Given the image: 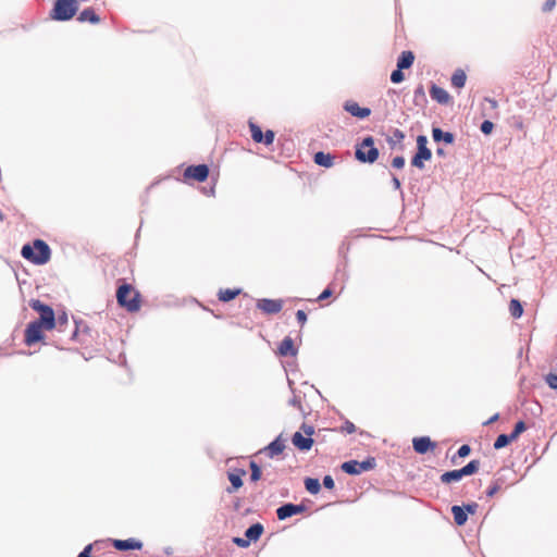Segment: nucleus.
Returning <instances> with one entry per match:
<instances>
[{
  "label": "nucleus",
  "mask_w": 557,
  "mask_h": 557,
  "mask_svg": "<svg viewBox=\"0 0 557 557\" xmlns=\"http://www.w3.org/2000/svg\"><path fill=\"white\" fill-rule=\"evenodd\" d=\"M296 319L299 322V324L301 326H304L306 324V322H307V314H306V312L304 310H298L296 312Z\"/></svg>",
  "instance_id": "nucleus-44"
},
{
  "label": "nucleus",
  "mask_w": 557,
  "mask_h": 557,
  "mask_svg": "<svg viewBox=\"0 0 557 557\" xmlns=\"http://www.w3.org/2000/svg\"><path fill=\"white\" fill-rule=\"evenodd\" d=\"M480 465H481L480 460H478V459L471 460L468 465H466L465 467H462L460 469L462 475L468 476V475L474 474L480 469Z\"/></svg>",
  "instance_id": "nucleus-29"
},
{
  "label": "nucleus",
  "mask_w": 557,
  "mask_h": 557,
  "mask_svg": "<svg viewBox=\"0 0 557 557\" xmlns=\"http://www.w3.org/2000/svg\"><path fill=\"white\" fill-rule=\"evenodd\" d=\"M432 135L435 141L444 140L446 144H451L454 141V135L451 133H444L438 127L433 128Z\"/></svg>",
  "instance_id": "nucleus-27"
},
{
  "label": "nucleus",
  "mask_w": 557,
  "mask_h": 557,
  "mask_svg": "<svg viewBox=\"0 0 557 557\" xmlns=\"http://www.w3.org/2000/svg\"><path fill=\"white\" fill-rule=\"evenodd\" d=\"M451 462L456 463V456L453 457Z\"/></svg>",
  "instance_id": "nucleus-57"
},
{
  "label": "nucleus",
  "mask_w": 557,
  "mask_h": 557,
  "mask_svg": "<svg viewBox=\"0 0 557 557\" xmlns=\"http://www.w3.org/2000/svg\"><path fill=\"white\" fill-rule=\"evenodd\" d=\"M478 507L479 506L476 503H471V504L466 505L463 507V509L466 510V512L474 515L476 512Z\"/></svg>",
  "instance_id": "nucleus-49"
},
{
  "label": "nucleus",
  "mask_w": 557,
  "mask_h": 557,
  "mask_svg": "<svg viewBox=\"0 0 557 557\" xmlns=\"http://www.w3.org/2000/svg\"><path fill=\"white\" fill-rule=\"evenodd\" d=\"M342 469L344 472H346L348 474H360L361 473L359 461H356V460H350V461L344 462L342 465Z\"/></svg>",
  "instance_id": "nucleus-30"
},
{
  "label": "nucleus",
  "mask_w": 557,
  "mask_h": 557,
  "mask_svg": "<svg viewBox=\"0 0 557 557\" xmlns=\"http://www.w3.org/2000/svg\"><path fill=\"white\" fill-rule=\"evenodd\" d=\"M44 324H40L39 322L36 321L30 322L25 330V344L27 346H32L40 342L44 338Z\"/></svg>",
  "instance_id": "nucleus-7"
},
{
  "label": "nucleus",
  "mask_w": 557,
  "mask_h": 557,
  "mask_svg": "<svg viewBox=\"0 0 557 557\" xmlns=\"http://www.w3.org/2000/svg\"><path fill=\"white\" fill-rule=\"evenodd\" d=\"M334 156L323 151H319L313 156L314 163L326 169H330L334 165Z\"/></svg>",
  "instance_id": "nucleus-20"
},
{
  "label": "nucleus",
  "mask_w": 557,
  "mask_h": 557,
  "mask_svg": "<svg viewBox=\"0 0 557 557\" xmlns=\"http://www.w3.org/2000/svg\"><path fill=\"white\" fill-rule=\"evenodd\" d=\"M467 76L462 70H457L451 76V85L456 88H462L466 84Z\"/></svg>",
  "instance_id": "nucleus-28"
},
{
  "label": "nucleus",
  "mask_w": 557,
  "mask_h": 557,
  "mask_svg": "<svg viewBox=\"0 0 557 557\" xmlns=\"http://www.w3.org/2000/svg\"><path fill=\"white\" fill-rule=\"evenodd\" d=\"M379 149L374 147V139L368 136L356 146L355 157L362 163H374L379 158Z\"/></svg>",
  "instance_id": "nucleus-3"
},
{
  "label": "nucleus",
  "mask_w": 557,
  "mask_h": 557,
  "mask_svg": "<svg viewBox=\"0 0 557 557\" xmlns=\"http://www.w3.org/2000/svg\"><path fill=\"white\" fill-rule=\"evenodd\" d=\"M249 129L251 138L255 143H263L267 146L273 144L275 137L273 131L269 129L263 134L260 126L252 121H249Z\"/></svg>",
  "instance_id": "nucleus-8"
},
{
  "label": "nucleus",
  "mask_w": 557,
  "mask_h": 557,
  "mask_svg": "<svg viewBox=\"0 0 557 557\" xmlns=\"http://www.w3.org/2000/svg\"><path fill=\"white\" fill-rule=\"evenodd\" d=\"M277 352L280 356H283V357H287V356H290V357H294L297 355V349L295 348L294 346V341L287 336L285 337L278 348H277Z\"/></svg>",
  "instance_id": "nucleus-19"
},
{
  "label": "nucleus",
  "mask_w": 557,
  "mask_h": 557,
  "mask_svg": "<svg viewBox=\"0 0 557 557\" xmlns=\"http://www.w3.org/2000/svg\"><path fill=\"white\" fill-rule=\"evenodd\" d=\"M497 419H498V414L496 413L495 416H493V417L487 421V423H493V422H495Z\"/></svg>",
  "instance_id": "nucleus-55"
},
{
  "label": "nucleus",
  "mask_w": 557,
  "mask_h": 557,
  "mask_svg": "<svg viewBox=\"0 0 557 557\" xmlns=\"http://www.w3.org/2000/svg\"><path fill=\"white\" fill-rule=\"evenodd\" d=\"M2 220H3V215H2V213L0 212V221H2Z\"/></svg>",
  "instance_id": "nucleus-59"
},
{
  "label": "nucleus",
  "mask_w": 557,
  "mask_h": 557,
  "mask_svg": "<svg viewBox=\"0 0 557 557\" xmlns=\"http://www.w3.org/2000/svg\"><path fill=\"white\" fill-rule=\"evenodd\" d=\"M493 128H494V124H493V122H491V121H487V120H486V121H484V122L481 124V132H482L483 134H485V135L491 134V133H492V131H493Z\"/></svg>",
  "instance_id": "nucleus-39"
},
{
  "label": "nucleus",
  "mask_w": 557,
  "mask_h": 557,
  "mask_svg": "<svg viewBox=\"0 0 557 557\" xmlns=\"http://www.w3.org/2000/svg\"><path fill=\"white\" fill-rule=\"evenodd\" d=\"M301 431L306 434V436L308 437H311L312 434L314 433V430H313V426L311 425H307V424H302L301 426Z\"/></svg>",
  "instance_id": "nucleus-50"
},
{
  "label": "nucleus",
  "mask_w": 557,
  "mask_h": 557,
  "mask_svg": "<svg viewBox=\"0 0 557 557\" xmlns=\"http://www.w3.org/2000/svg\"><path fill=\"white\" fill-rule=\"evenodd\" d=\"M343 429H344V431H346L349 434H351L356 431V426L351 422H346L345 425L343 426Z\"/></svg>",
  "instance_id": "nucleus-52"
},
{
  "label": "nucleus",
  "mask_w": 557,
  "mask_h": 557,
  "mask_svg": "<svg viewBox=\"0 0 557 557\" xmlns=\"http://www.w3.org/2000/svg\"><path fill=\"white\" fill-rule=\"evenodd\" d=\"M412 447L416 453L422 455L430 450H434L436 443L432 442L429 436H420L412 440Z\"/></svg>",
  "instance_id": "nucleus-12"
},
{
  "label": "nucleus",
  "mask_w": 557,
  "mask_h": 557,
  "mask_svg": "<svg viewBox=\"0 0 557 557\" xmlns=\"http://www.w3.org/2000/svg\"><path fill=\"white\" fill-rule=\"evenodd\" d=\"M527 430V425L523 421H518L513 428V431L510 433V436L513 441H516L521 433Z\"/></svg>",
  "instance_id": "nucleus-35"
},
{
  "label": "nucleus",
  "mask_w": 557,
  "mask_h": 557,
  "mask_svg": "<svg viewBox=\"0 0 557 557\" xmlns=\"http://www.w3.org/2000/svg\"><path fill=\"white\" fill-rule=\"evenodd\" d=\"M209 175V168L206 164L190 165L184 171L185 178L197 182H205Z\"/></svg>",
  "instance_id": "nucleus-9"
},
{
  "label": "nucleus",
  "mask_w": 557,
  "mask_h": 557,
  "mask_svg": "<svg viewBox=\"0 0 557 557\" xmlns=\"http://www.w3.org/2000/svg\"><path fill=\"white\" fill-rule=\"evenodd\" d=\"M29 306L33 310L37 311L40 315L36 322L45 325V330L51 331L55 326V318L53 309L41 302L39 299H32Z\"/></svg>",
  "instance_id": "nucleus-5"
},
{
  "label": "nucleus",
  "mask_w": 557,
  "mask_h": 557,
  "mask_svg": "<svg viewBox=\"0 0 557 557\" xmlns=\"http://www.w3.org/2000/svg\"><path fill=\"white\" fill-rule=\"evenodd\" d=\"M116 300L128 312H137L140 309V294L131 284L124 283L119 286Z\"/></svg>",
  "instance_id": "nucleus-2"
},
{
  "label": "nucleus",
  "mask_w": 557,
  "mask_h": 557,
  "mask_svg": "<svg viewBox=\"0 0 557 557\" xmlns=\"http://www.w3.org/2000/svg\"><path fill=\"white\" fill-rule=\"evenodd\" d=\"M249 467L251 470L250 480L252 482L259 481L262 475L260 467L255 461H250Z\"/></svg>",
  "instance_id": "nucleus-34"
},
{
  "label": "nucleus",
  "mask_w": 557,
  "mask_h": 557,
  "mask_svg": "<svg viewBox=\"0 0 557 557\" xmlns=\"http://www.w3.org/2000/svg\"><path fill=\"white\" fill-rule=\"evenodd\" d=\"M233 542H234L237 546H239V547H244V548H245V547H248V546H249V544H250L249 540H247L246 537H245V539H243V537H234Z\"/></svg>",
  "instance_id": "nucleus-46"
},
{
  "label": "nucleus",
  "mask_w": 557,
  "mask_h": 557,
  "mask_svg": "<svg viewBox=\"0 0 557 557\" xmlns=\"http://www.w3.org/2000/svg\"><path fill=\"white\" fill-rule=\"evenodd\" d=\"M392 165H393L394 168H396V169H403V168H404V165H405V159H404V157H400V156L395 157V158L393 159V161H392Z\"/></svg>",
  "instance_id": "nucleus-43"
},
{
  "label": "nucleus",
  "mask_w": 557,
  "mask_h": 557,
  "mask_svg": "<svg viewBox=\"0 0 557 557\" xmlns=\"http://www.w3.org/2000/svg\"><path fill=\"white\" fill-rule=\"evenodd\" d=\"M451 513L454 516L455 523L459 527L463 525L468 520L467 512L463 509V507H461V506H458V505L453 506Z\"/></svg>",
  "instance_id": "nucleus-25"
},
{
  "label": "nucleus",
  "mask_w": 557,
  "mask_h": 557,
  "mask_svg": "<svg viewBox=\"0 0 557 557\" xmlns=\"http://www.w3.org/2000/svg\"><path fill=\"white\" fill-rule=\"evenodd\" d=\"M394 186L398 189L400 187V182L397 177L393 178Z\"/></svg>",
  "instance_id": "nucleus-54"
},
{
  "label": "nucleus",
  "mask_w": 557,
  "mask_h": 557,
  "mask_svg": "<svg viewBox=\"0 0 557 557\" xmlns=\"http://www.w3.org/2000/svg\"><path fill=\"white\" fill-rule=\"evenodd\" d=\"M91 549H92V545H91V544L87 545V546L83 549V552H81V553L78 554V556H77V557H91V555H90V554H91Z\"/></svg>",
  "instance_id": "nucleus-51"
},
{
  "label": "nucleus",
  "mask_w": 557,
  "mask_h": 557,
  "mask_svg": "<svg viewBox=\"0 0 557 557\" xmlns=\"http://www.w3.org/2000/svg\"><path fill=\"white\" fill-rule=\"evenodd\" d=\"M428 138L423 135L417 137L418 151L411 159V164L420 170L424 169V161H429L432 158V152L428 148Z\"/></svg>",
  "instance_id": "nucleus-6"
},
{
  "label": "nucleus",
  "mask_w": 557,
  "mask_h": 557,
  "mask_svg": "<svg viewBox=\"0 0 557 557\" xmlns=\"http://www.w3.org/2000/svg\"><path fill=\"white\" fill-rule=\"evenodd\" d=\"M77 11V0H55L51 16L55 21H69Z\"/></svg>",
  "instance_id": "nucleus-4"
},
{
  "label": "nucleus",
  "mask_w": 557,
  "mask_h": 557,
  "mask_svg": "<svg viewBox=\"0 0 557 557\" xmlns=\"http://www.w3.org/2000/svg\"><path fill=\"white\" fill-rule=\"evenodd\" d=\"M437 153L443 154V150H442V149H438V150H437Z\"/></svg>",
  "instance_id": "nucleus-58"
},
{
  "label": "nucleus",
  "mask_w": 557,
  "mask_h": 557,
  "mask_svg": "<svg viewBox=\"0 0 557 557\" xmlns=\"http://www.w3.org/2000/svg\"><path fill=\"white\" fill-rule=\"evenodd\" d=\"M509 311L515 319H518L523 313V307L518 299H511L509 302Z\"/></svg>",
  "instance_id": "nucleus-31"
},
{
  "label": "nucleus",
  "mask_w": 557,
  "mask_h": 557,
  "mask_svg": "<svg viewBox=\"0 0 557 557\" xmlns=\"http://www.w3.org/2000/svg\"><path fill=\"white\" fill-rule=\"evenodd\" d=\"M257 308L267 314H275L282 310L283 300L268 298L259 299L257 302Z\"/></svg>",
  "instance_id": "nucleus-10"
},
{
  "label": "nucleus",
  "mask_w": 557,
  "mask_h": 557,
  "mask_svg": "<svg viewBox=\"0 0 557 557\" xmlns=\"http://www.w3.org/2000/svg\"><path fill=\"white\" fill-rule=\"evenodd\" d=\"M375 465V461L373 458L368 459L366 461L359 462L361 472L371 470Z\"/></svg>",
  "instance_id": "nucleus-38"
},
{
  "label": "nucleus",
  "mask_w": 557,
  "mask_h": 557,
  "mask_svg": "<svg viewBox=\"0 0 557 557\" xmlns=\"http://www.w3.org/2000/svg\"><path fill=\"white\" fill-rule=\"evenodd\" d=\"M404 133L399 129H395L394 131V138L397 140V141H401L404 139Z\"/></svg>",
  "instance_id": "nucleus-53"
},
{
  "label": "nucleus",
  "mask_w": 557,
  "mask_h": 557,
  "mask_svg": "<svg viewBox=\"0 0 557 557\" xmlns=\"http://www.w3.org/2000/svg\"><path fill=\"white\" fill-rule=\"evenodd\" d=\"M401 71H403V70H399V67H397V70H395V71L391 74V81H392L394 84L401 83V82L405 79L404 73H403Z\"/></svg>",
  "instance_id": "nucleus-36"
},
{
  "label": "nucleus",
  "mask_w": 557,
  "mask_h": 557,
  "mask_svg": "<svg viewBox=\"0 0 557 557\" xmlns=\"http://www.w3.org/2000/svg\"><path fill=\"white\" fill-rule=\"evenodd\" d=\"M430 96L440 104H448L451 101L450 95L442 87L433 84L430 88Z\"/></svg>",
  "instance_id": "nucleus-16"
},
{
  "label": "nucleus",
  "mask_w": 557,
  "mask_h": 557,
  "mask_svg": "<svg viewBox=\"0 0 557 557\" xmlns=\"http://www.w3.org/2000/svg\"><path fill=\"white\" fill-rule=\"evenodd\" d=\"M263 530L264 529L261 523H255L246 530L245 537L249 540V542H256L262 535Z\"/></svg>",
  "instance_id": "nucleus-23"
},
{
  "label": "nucleus",
  "mask_w": 557,
  "mask_h": 557,
  "mask_svg": "<svg viewBox=\"0 0 557 557\" xmlns=\"http://www.w3.org/2000/svg\"><path fill=\"white\" fill-rule=\"evenodd\" d=\"M285 449V441L282 436L276 437L273 442H271L267 447L260 450V454L264 453L270 458H273L277 455H281Z\"/></svg>",
  "instance_id": "nucleus-14"
},
{
  "label": "nucleus",
  "mask_w": 557,
  "mask_h": 557,
  "mask_svg": "<svg viewBox=\"0 0 557 557\" xmlns=\"http://www.w3.org/2000/svg\"><path fill=\"white\" fill-rule=\"evenodd\" d=\"M244 475H246V471L244 469H235L234 471L228 472L227 478L232 484L231 487L226 488V492L228 494L234 493L235 491H237L238 488H240L243 486L242 478Z\"/></svg>",
  "instance_id": "nucleus-15"
},
{
  "label": "nucleus",
  "mask_w": 557,
  "mask_h": 557,
  "mask_svg": "<svg viewBox=\"0 0 557 557\" xmlns=\"http://www.w3.org/2000/svg\"><path fill=\"white\" fill-rule=\"evenodd\" d=\"M240 294V289H220L218 294V298L220 301L227 302L230 300H233Z\"/></svg>",
  "instance_id": "nucleus-26"
},
{
  "label": "nucleus",
  "mask_w": 557,
  "mask_h": 557,
  "mask_svg": "<svg viewBox=\"0 0 557 557\" xmlns=\"http://www.w3.org/2000/svg\"><path fill=\"white\" fill-rule=\"evenodd\" d=\"M23 258L34 264H45L50 260L51 250L42 239H35L33 245H24L21 251Z\"/></svg>",
  "instance_id": "nucleus-1"
},
{
  "label": "nucleus",
  "mask_w": 557,
  "mask_h": 557,
  "mask_svg": "<svg viewBox=\"0 0 557 557\" xmlns=\"http://www.w3.org/2000/svg\"><path fill=\"white\" fill-rule=\"evenodd\" d=\"M77 21L82 23L88 22L91 24H98L100 23V17L92 8H87L79 13Z\"/></svg>",
  "instance_id": "nucleus-21"
},
{
  "label": "nucleus",
  "mask_w": 557,
  "mask_h": 557,
  "mask_svg": "<svg viewBox=\"0 0 557 557\" xmlns=\"http://www.w3.org/2000/svg\"><path fill=\"white\" fill-rule=\"evenodd\" d=\"M305 510L304 505L285 504L277 508L276 516L280 520H285L292 516L302 513Z\"/></svg>",
  "instance_id": "nucleus-11"
},
{
  "label": "nucleus",
  "mask_w": 557,
  "mask_h": 557,
  "mask_svg": "<svg viewBox=\"0 0 557 557\" xmlns=\"http://www.w3.org/2000/svg\"><path fill=\"white\" fill-rule=\"evenodd\" d=\"M463 478L462 473H461V470L460 469H457V470H451V471H447V472H444L442 475H441V482L444 483V484H450L453 482H458L460 481L461 479Z\"/></svg>",
  "instance_id": "nucleus-24"
},
{
  "label": "nucleus",
  "mask_w": 557,
  "mask_h": 557,
  "mask_svg": "<svg viewBox=\"0 0 557 557\" xmlns=\"http://www.w3.org/2000/svg\"><path fill=\"white\" fill-rule=\"evenodd\" d=\"M292 443L299 450H309L313 445L312 437L305 436L301 432H296L292 437Z\"/></svg>",
  "instance_id": "nucleus-18"
},
{
  "label": "nucleus",
  "mask_w": 557,
  "mask_h": 557,
  "mask_svg": "<svg viewBox=\"0 0 557 557\" xmlns=\"http://www.w3.org/2000/svg\"><path fill=\"white\" fill-rule=\"evenodd\" d=\"M414 61V54L412 51H403L397 60V67L405 70L411 67Z\"/></svg>",
  "instance_id": "nucleus-22"
},
{
  "label": "nucleus",
  "mask_w": 557,
  "mask_h": 557,
  "mask_svg": "<svg viewBox=\"0 0 557 557\" xmlns=\"http://www.w3.org/2000/svg\"><path fill=\"white\" fill-rule=\"evenodd\" d=\"M490 102H491V106L496 107V101L495 100H490Z\"/></svg>",
  "instance_id": "nucleus-56"
},
{
  "label": "nucleus",
  "mask_w": 557,
  "mask_h": 557,
  "mask_svg": "<svg viewBox=\"0 0 557 557\" xmlns=\"http://www.w3.org/2000/svg\"><path fill=\"white\" fill-rule=\"evenodd\" d=\"M112 546L117 550L141 549L143 543L136 539L112 540Z\"/></svg>",
  "instance_id": "nucleus-13"
},
{
  "label": "nucleus",
  "mask_w": 557,
  "mask_h": 557,
  "mask_svg": "<svg viewBox=\"0 0 557 557\" xmlns=\"http://www.w3.org/2000/svg\"><path fill=\"white\" fill-rule=\"evenodd\" d=\"M419 99L425 100V92L422 85L418 86L414 89V100L418 101Z\"/></svg>",
  "instance_id": "nucleus-42"
},
{
  "label": "nucleus",
  "mask_w": 557,
  "mask_h": 557,
  "mask_svg": "<svg viewBox=\"0 0 557 557\" xmlns=\"http://www.w3.org/2000/svg\"><path fill=\"white\" fill-rule=\"evenodd\" d=\"M344 109L352 116H357L359 119L368 117L371 113V110L369 108H361L355 101H347L344 106Z\"/></svg>",
  "instance_id": "nucleus-17"
},
{
  "label": "nucleus",
  "mask_w": 557,
  "mask_h": 557,
  "mask_svg": "<svg viewBox=\"0 0 557 557\" xmlns=\"http://www.w3.org/2000/svg\"><path fill=\"white\" fill-rule=\"evenodd\" d=\"M305 487L310 494H318L321 490L319 480L313 478H307L305 480Z\"/></svg>",
  "instance_id": "nucleus-32"
},
{
  "label": "nucleus",
  "mask_w": 557,
  "mask_h": 557,
  "mask_svg": "<svg viewBox=\"0 0 557 557\" xmlns=\"http://www.w3.org/2000/svg\"><path fill=\"white\" fill-rule=\"evenodd\" d=\"M323 485L329 488V490H332L334 488L335 486V483H334V480L331 475H325L324 479H323Z\"/></svg>",
  "instance_id": "nucleus-47"
},
{
  "label": "nucleus",
  "mask_w": 557,
  "mask_h": 557,
  "mask_svg": "<svg viewBox=\"0 0 557 557\" xmlns=\"http://www.w3.org/2000/svg\"><path fill=\"white\" fill-rule=\"evenodd\" d=\"M500 488H502V483L499 482V480H496L490 486V488L487 490L486 494H487L488 497H493L496 493H498L500 491Z\"/></svg>",
  "instance_id": "nucleus-37"
},
{
  "label": "nucleus",
  "mask_w": 557,
  "mask_h": 557,
  "mask_svg": "<svg viewBox=\"0 0 557 557\" xmlns=\"http://www.w3.org/2000/svg\"><path fill=\"white\" fill-rule=\"evenodd\" d=\"M511 442H513V440L511 438L510 434H500L494 442V448L495 449L504 448Z\"/></svg>",
  "instance_id": "nucleus-33"
},
{
  "label": "nucleus",
  "mask_w": 557,
  "mask_h": 557,
  "mask_svg": "<svg viewBox=\"0 0 557 557\" xmlns=\"http://www.w3.org/2000/svg\"><path fill=\"white\" fill-rule=\"evenodd\" d=\"M471 453V447L469 445H462L459 447L458 451H457V456L459 458H465L467 457L469 454Z\"/></svg>",
  "instance_id": "nucleus-41"
},
{
  "label": "nucleus",
  "mask_w": 557,
  "mask_h": 557,
  "mask_svg": "<svg viewBox=\"0 0 557 557\" xmlns=\"http://www.w3.org/2000/svg\"><path fill=\"white\" fill-rule=\"evenodd\" d=\"M555 5H556L555 0H546L545 3L543 4V11L549 12L555 8Z\"/></svg>",
  "instance_id": "nucleus-48"
},
{
  "label": "nucleus",
  "mask_w": 557,
  "mask_h": 557,
  "mask_svg": "<svg viewBox=\"0 0 557 557\" xmlns=\"http://www.w3.org/2000/svg\"><path fill=\"white\" fill-rule=\"evenodd\" d=\"M334 294V290L332 288V286L330 285L327 288H325L319 296L315 300L318 301H322V300H325L327 299L329 297H331L332 295Z\"/></svg>",
  "instance_id": "nucleus-40"
},
{
  "label": "nucleus",
  "mask_w": 557,
  "mask_h": 557,
  "mask_svg": "<svg viewBox=\"0 0 557 557\" xmlns=\"http://www.w3.org/2000/svg\"><path fill=\"white\" fill-rule=\"evenodd\" d=\"M546 382L552 388L557 389V375L556 374H548L546 377Z\"/></svg>",
  "instance_id": "nucleus-45"
}]
</instances>
